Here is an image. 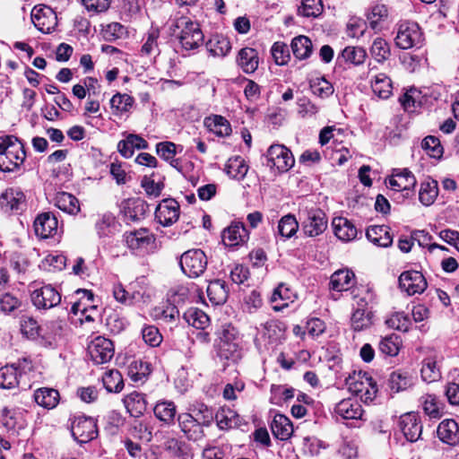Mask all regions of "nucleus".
I'll list each match as a JSON object with an SVG mask.
<instances>
[{
	"instance_id": "obj_1",
	"label": "nucleus",
	"mask_w": 459,
	"mask_h": 459,
	"mask_svg": "<svg viewBox=\"0 0 459 459\" xmlns=\"http://www.w3.org/2000/svg\"><path fill=\"white\" fill-rule=\"evenodd\" d=\"M215 348L218 358L226 366L238 363L243 356L242 338L230 324L221 325L217 333Z\"/></svg>"
},
{
	"instance_id": "obj_2",
	"label": "nucleus",
	"mask_w": 459,
	"mask_h": 459,
	"mask_svg": "<svg viewBox=\"0 0 459 459\" xmlns=\"http://www.w3.org/2000/svg\"><path fill=\"white\" fill-rule=\"evenodd\" d=\"M169 31L186 50L195 49L204 41V34L199 24L186 16L173 19L169 24Z\"/></svg>"
},
{
	"instance_id": "obj_3",
	"label": "nucleus",
	"mask_w": 459,
	"mask_h": 459,
	"mask_svg": "<svg viewBox=\"0 0 459 459\" xmlns=\"http://www.w3.org/2000/svg\"><path fill=\"white\" fill-rule=\"evenodd\" d=\"M26 158L24 145L14 135L0 137V170L13 172L23 164Z\"/></svg>"
},
{
	"instance_id": "obj_4",
	"label": "nucleus",
	"mask_w": 459,
	"mask_h": 459,
	"mask_svg": "<svg viewBox=\"0 0 459 459\" xmlns=\"http://www.w3.org/2000/svg\"><path fill=\"white\" fill-rule=\"evenodd\" d=\"M207 263L204 252L197 248L184 252L179 258L182 272L190 278L202 275L207 267Z\"/></svg>"
},
{
	"instance_id": "obj_5",
	"label": "nucleus",
	"mask_w": 459,
	"mask_h": 459,
	"mask_svg": "<svg viewBox=\"0 0 459 459\" xmlns=\"http://www.w3.org/2000/svg\"><path fill=\"white\" fill-rule=\"evenodd\" d=\"M266 165L275 168L279 173L289 171L295 164L294 156L283 144L271 145L265 154Z\"/></svg>"
},
{
	"instance_id": "obj_6",
	"label": "nucleus",
	"mask_w": 459,
	"mask_h": 459,
	"mask_svg": "<svg viewBox=\"0 0 459 459\" xmlns=\"http://www.w3.org/2000/svg\"><path fill=\"white\" fill-rule=\"evenodd\" d=\"M423 41V34L418 23L403 22L398 25L395 44L401 49L419 48Z\"/></svg>"
},
{
	"instance_id": "obj_7",
	"label": "nucleus",
	"mask_w": 459,
	"mask_h": 459,
	"mask_svg": "<svg viewBox=\"0 0 459 459\" xmlns=\"http://www.w3.org/2000/svg\"><path fill=\"white\" fill-rule=\"evenodd\" d=\"M72 436L78 443H87L98 436L95 419L86 416H78L72 423Z\"/></svg>"
},
{
	"instance_id": "obj_8",
	"label": "nucleus",
	"mask_w": 459,
	"mask_h": 459,
	"mask_svg": "<svg viewBox=\"0 0 459 459\" xmlns=\"http://www.w3.org/2000/svg\"><path fill=\"white\" fill-rule=\"evenodd\" d=\"M30 17L34 26L42 33L52 32L57 25L56 13L47 5L34 6Z\"/></svg>"
},
{
	"instance_id": "obj_9",
	"label": "nucleus",
	"mask_w": 459,
	"mask_h": 459,
	"mask_svg": "<svg viewBox=\"0 0 459 459\" xmlns=\"http://www.w3.org/2000/svg\"><path fill=\"white\" fill-rule=\"evenodd\" d=\"M88 354L96 365L108 362L114 356V344L105 337L98 336L88 345Z\"/></svg>"
},
{
	"instance_id": "obj_10",
	"label": "nucleus",
	"mask_w": 459,
	"mask_h": 459,
	"mask_svg": "<svg viewBox=\"0 0 459 459\" xmlns=\"http://www.w3.org/2000/svg\"><path fill=\"white\" fill-rule=\"evenodd\" d=\"M26 207L25 195L17 188H8L0 195V209L4 212L20 214Z\"/></svg>"
},
{
	"instance_id": "obj_11",
	"label": "nucleus",
	"mask_w": 459,
	"mask_h": 459,
	"mask_svg": "<svg viewBox=\"0 0 459 459\" xmlns=\"http://www.w3.org/2000/svg\"><path fill=\"white\" fill-rule=\"evenodd\" d=\"M31 301L39 309H49L61 302V294L50 284L35 290L31 294Z\"/></svg>"
},
{
	"instance_id": "obj_12",
	"label": "nucleus",
	"mask_w": 459,
	"mask_h": 459,
	"mask_svg": "<svg viewBox=\"0 0 459 459\" xmlns=\"http://www.w3.org/2000/svg\"><path fill=\"white\" fill-rule=\"evenodd\" d=\"M180 206L173 198L163 199L156 207L155 219L164 227H169L179 218Z\"/></svg>"
},
{
	"instance_id": "obj_13",
	"label": "nucleus",
	"mask_w": 459,
	"mask_h": 459,
	"mask_svg": "<svg viewBox=\"0 0 459 459\" xmlns=\"http://www.w3.org/2000/svg\"><path fill=\"white\" fill-rule=\"evenodd\" d=\"M399 287L408 295L422 293L427 288V281L423 274L418 271L403 272L399 279Z\"/></svg>"
},
{
	"instance_id": "obj_14",
	"label": "nucleus",
	"mask_w": 459,
	"mask_h": 459,
	"mask_svg": "<svg viewBox=\"0 0 459 459\" xmlns=\"http://www.w3.org/2000/svg\"><path fill=\"white\" fill-rule=\"evenodd\" d=\"M327 228V219L325 212L320 209L307 212L306 220L302 222V230L307 237L321 235Z\"/></svg>"
},
{
	"instance_id": "obj_15",
	"label": "nucleus",
	"mask_w": 459,
	"mask_h": 459,
	"mask_svg": "<svg viewBox=\"0 0 459 459\" xmlns=\"http://www.w3.org/2000/svg\"><path fill=\"white\" fill-rule=\"evenodd\" d=\"M390 187L394 191L406 192V196L416 186V178L408 169H394L388 180Z\"/></svg>"
},
{
	"instance_id": "obj_16",
	"label": "nucleus",
	"mask_w": 459,
	"mask_h": 459,
	"mask_svg": "<svg viewBox=\"0 0 459 459\" xmlns=\"http://www.w3.org/2000/svg\"><path fill=\"white\" fill-rule=\"evenodd\" d=\"M34 230L41 238L54 237L58 230L57 218L51 212H42L34 221Z\"/></svg>"
},
{
	"instance_id": "obj_17",
	"label": "nucleus",
	"mask_w": 459,
	"mask_h": 459,
	"mask_svg": "<svg viewBox=\"0 0 459 459\" xmlns=\"http://www.w3.org/2000/svg\"><path fill=\"white\" fill-rule=\"evenodd\" d=\"M399 426L405 438L410 442L417 441L422 433V424L416 413L409 412L400 417Z\"/></svg>"
},
{
	"instance_id": "obj_18",
	"label": "nucleus",
	"mask_w": 459,
	"mask_h": 459,
	"mask_svg": "<svg viewBox=\"0 0 459 459\" xmlns=\"http://www.w3.org/2000/svg\"><path fill=\"white\" fill-rule=\"evenodd\" d=\"M178 426L188 440L199 441L204 437V428L190 413H180L178 416Z\"/></svg>"
},
{
	"instance_id": "obj_19",
	"label": "nucleus",
	"mask_w": 459,
	"mask_h": 459,
	"mask_svg": "<svg viewBox=\"0 0 459 459\" xmlns=\"http://www.w3.org/2000/svg\"><path fill=\"white\" fill-rule=\"evenodd\" d=\"M249 238V233L242 222H232L222 232V241L226 246L237 247Z\"/></svg>"
},
{
	"instance_id": "obj_20",
	"label": "nucleus",
	"mask_w": 459,
	"mask_h": 459,
	"mask_svg": "<svg viewBox=\"0 0 459 459\" xmlns=\"http://www.w3.org/2000/svg\"><path fill=\"white\" fill-rule=\"evenodd\" d=\"M149 147L148 142L141 135L127 134L126 138L117 143V152L126 159L133 157L134 150H146Z\"/></svg>"
},
{
	"instance_id": "obj_21",
	"label": "nucleus",
	"mask_w": 459,
	"mask_h": 459,
	"mask_svg": "<svg viewBox=\"0 0 459 459\" xmlns=\"http://www.w3.org/2000/svg\"><path fill=\"white\" fill-rule=\"evenodd\" d=\"M359 307L354 310L351 318V327L354 331H362L372 325L373 314L367 308L365 298L358 301Z\"/></svg>"
},
{
	"instance_id": "obj_22",
	"label": "nucleus",
	"mask_w": 459,
	"mask_h": 459,
	"mask_svg": "<svg viewBox=\"0 0 459 459\" xmlns=\"http://www.w3.org/2000/svg\"><path fill=\"white\" fill-rule=\"evenodd\" d=\"M296 299L297 294L293 290L285 283H280L272 294L271 302L275 304L273 307L275 311H281L287 307L290 303H293Z\"/></svg>"
},
{
	"instance_id": "obj_23",
	"label": "nucleus",
	"mask_w": 459,
	"mask_h": 459,
	"mask_svg": "<svg viewBox=\"0 0 459 459\" xmlns=\"http://www.w3.org/2000/svg\"><path fill=\"white\" fill-rule=\"evenodd\" d=\"M236 62L245 74H253L258 68V52L253 48H243L238 51Z\"/></svg>"
},
{
	"instance_id": "obj_24",
	"label": "nucleus",
	"mask_w": 459,
	"mask_h": 459,
	"mask_svg": "<svg viewBox=\"0 0 459 459\" xmlns=\"http://www.w3.org/2000/svg\"><path fill=\"white\" fill-rule=\"evenodd\" d=\"M334 235L344 242H349L357 237L358 230L355 225L344 217H335L332 221Z\"/></svg>"
},
{
	"instance_id": "obj_25",
	"label": "nucleus",
	"mask_w": 459,
	"mask_h": 459,
	"mask_svg": "<svg viewBox=\"0 0 459 459\" xmlns=\"http://www.w3.org/2000/svg\"><path fill=\"white\" fill-rule=\"evenodd\" d=\"M334 412L344 420H358L361 418L363 410L357 400L348 398L336 403Z\"/></svg>"
},
{
	"instance_id": "obj_26",
	"label": "nucleus",
	"mask_w": 459,
	"mask_h": 459,
	"mask_svg": "<svg viewBox=\"0 0 459 459\" xmlns=\"http://www.w3.org/2000/svg\"><path fill=\"white\" fill-rule=\"evenodd\" d=\"M437 433L443 443L455 446L459 442V426L453 419L442 420L438 424Z\"/></svg>"
},
{
	"instance_id": "obj_27",
	"label": "nucleus",
	"mask_w": 459,
	"mask_h": 459,
	"mask_svg": "<svg viewBox=\"0 0 459 459\" xmlns=\"http://www.w3.org/2000/svg\"><path fill=\"white\" fill-rule=\"evenodd\" d=\"M367 238L374 245L387 247L393 243L390 229L385 225H372L366 230Z\"/></svg>"
},
{
	"instance_id": "obj_28",
	"label": "nucleus",
	"mask_w": 459,
	"mask_h": 459,
	"mask_svg": "<svg viewBox=\"0 0 459 459\" xmlns=\"http://www.w3.org/2000/svg\"><path fill=\"white\" fill-rule=\"evenodd\" d=\"M22 377V370L19 367L14 364L5 365L0 368V388H16L19 386Z\"/></svg>"
},
{
	"instance_id": "obj_29",
	"label": "nucleus",
	"mask_w": 459,
	"mask_h": 459,
	"mask_svg": "<svg viewBox=\"0 0 459 459\" xmlns=\"http://www.w3.org/2000/svg\"><path fill=\"white\" fill-rule=\"evenodd\" d=\"M125 240L132 250H137L148 247L153 241V235L147 229L126 232Z\"/></svg>"
},
{
	"instance_id": "obj_30",
	"label": "nucleus",
	"mask_w": 459,
	"mask_h": 459,
	"mask_svg": "<svg viewBox=\"0 0 459 459\" xmlns=\"http://www.w3.org/2000/svg\"><path fill=\"white\" fill-rule=\"evenodd\" d=\"M123 403L132 417L138 418L146 411L147 402L142 393L132 392L125 396Z\"/></svg>"
},
{
	"instance_id": "obj_31",
	"label": "nucleus",
	"mask_w": 459,
	"mask_h": 459,
	"mask_svg": "<svg viewBox=\"0 0 459 459\" xmlns=\"http://www.w3.org/2000/svg\"><path fill=\"white\" fill-rule=\"evenodd\" d=\"M217 426L221 429H230L241 425V417L229 407L221 408L215 414Z\"/></svg>"
},
{
	"instance_id": "obj_32",
	"label": "nucleus",
	"mask_w": 459,
	"mask_h": 459,
	"mask_svg": "<svg viewBox=\"0 0 459 459\" xmlns=\"http://www.w3.org/2000/svg\"><path fill=\"white\" fill-rule=\"evenodd\" d=\"M273 436L281 440H287L293 433V426L289 418L283 414H276L271 423Z\"/></svg>"
},
{
	"instance_id": "obj_33",
	"label": "nucleus",
	"mask_w": 459,
	"mask_h": 459,
	"mask_svg": "<svg viewBox=\"0 0 459 459\" xmlns=\"http://www.w3.org/2000/svg\"><path fill=\"white\" fill-rule=\"evenodd\" d=\"M355 279V274L348 269H342L334 272L330 279V289L336 291L349 290Z\"/></svg>"
},
{
	"instance_id": "obj_34",
	"label": "nucleus",
	"mask_w": 459,
	"mask_h": 459,
	"mask_svg": "<svg viewBox=\"0 0 459 459\" xmlns=\"http://www.w3.org/2000/svg\"><path fill=\"white\" fill-rule=\"evenodd\" d=\"M370 82L372 91L378 98L386 100L392 95L393 82L385 74L372 75Z\"/></svg>"
},
{
	"instance_id": "obj_35",
	"label": "nucleus",
	"mask_w": 459,
	"mask_h": 459,
	"mask_svg": "<svg viewBox=\"0 0 459 459\" xmlns=\"http://www.w3.org/2000/svg\"><path fill=\"white\" fill-rule=\"evenodd\" d=\"M206 49L212 56L223 57L231 49V45L228 38L215 34L206 42Z\"/></svg>"
},
{
	"instance_id": "obj_36",
	"label": "nucleus",
	"mask_w": 459,
	"mask_h": 459,
	"mask_svg": "<svg viewBox=\"0 0 459 459\" xmlns=\"http://www.w3.org/2000/svg\"><path fill=\"white\" fill-rule=\"evenodd\" d=\"M224 171L230 178L239 181L247 176L248 165L241 156H234L227 160Z\"/></svg>"
},
{
	"instance_id": "obj_37",
	"label": "nucleus",
	"mask_w": 459,
	"mask_h": 459,
	"mask_svg": "<svg viewBox=\"0 0 459 459\" xmlns=\"http://www.w3.org/2000/svg\"><path fill=\"white\" fill-rule=\"evenodd\" d=\"M438 195V183L437 180L428 178L420 184L419 191L420 202L425 205H431Z\"/></svg>"
},
{
	"instance_id": "obj_38",
	"label": "nucleus",
	"mask_w": 459,
	"mask_h": 459,
	"mask_svg": "<svg viewBox=\"0 0 459 459\" xmlns=\"http://www.w3.org/2000/svg\"><path fill=\"white\" fill-rule=\"evenodd\" d=\"M33 398L39 406L53 409L59 402V393L53 388L41 387L35 391Z\"/></svg>"
},
{
	"instance_id": "obj_39",
	"label": "nucleus",
	"mask_w": 459,
	"mask_h": 459,
	"mask_svg": "<svg viewBox=\"0 0 459 459\" xmlns=\"http://www.w3.org/2000/svg\"><path fill=\"white\" fill-rule=\"evenodd\" d=\"M55 204L61 211L72 215L77 214L81 210L79 200L74 195L66 192L56 194Z\"/></svg>"
},
{
	"instance_id": "obj_40",
	"label": "nucleus",
	"mask_w": 459,
	"mask_h": 459,
	"mask_svg": "<svg viewBox=\"0 0 459 459\" xmlns=\"http://www.w3.org/2000/svg\"><path fill=\"white\" fill-rule=\"evenodd\" d=\"M207 295L212 304H223L226 302L229 295V289L226 282L222 280L211 281L207 287Z\"/></svg>"
},
{
	"instance_id": "obj_41",
	"label": "nucleus",
	"mask_w": 459,
	"mask_h": 459,
	"mask_svg": "<svg viewBox=\"0 0 459 459\" xmlns=\"http://www.w3.org/2000/svg\"><path fill=\"white\" fill-rule=\"evenodd\" d=\"M290 48L294 56L299 60L308 58L313 52L312 41L304 35L295 37L291 40Z\"/></svg>"
},
{
	"instance_id": "obj_42",
	"label": "nucleus",
	"mask_w": 459,
	"mask_h": 459,
	"mask_svg": "<svg viewBox=\"0 0 459 459\" xmlns=\"http://www.w3.org/2000/svg\"><path fill=\"white\" fill-rule=\"evenodd\" d=\"M153 412L159 420L169 425L174 422L177 407L171 401H160L155 404Z\"/></svg>"
},
{
	"instance_id": "obj_43",
	"label": "nucleus",
	"mask_w": 459,
	"mask_h": 459,
	"mask_svg": "<svg viewBox=\"0 0 459 459\" xmlns=\"http://www.w3.org/2000/svg\"><path fill=\"white\" fill-rule=\"evenodd\" d=\"M204 125L209 131L221 137L229 136L232 132L230 122L219 115L206 118Z\"/></svg>"
},
{
	"instance_id": "obj_44",
	"label": "nucleus",
	"mask_w": 459,
	"mask_h": 459,
	"mask_svg": "<svg viewBox=\"0 0 459 459\" xmlns=\"http://www.w3.org/2000/svg\"><path fill=\"white\" fill-rule=\"evenodd\" d=\"M183 319L193 327L204 330L210 324L209 316L200 308L190 307L183 314Z\"/></svg>"
},
{
	"instance_id": "obj_45",
	"label": "nucleus",
	"mask_w": 459,
	"mask_h": 459,
	"mask_svg": "<svg viewBox=\"0 0 459 459\" xmlns=\"http://www.w3.org/2000/svg\"><path fill=\"white\" fill-rule=\"evenodd\" d=\"M413 385L411 377L402 371H394L388 378V386L394 393L404 391Z\"/></svg>"
},
{
	"instance_id": "obj_46",
	"label": "nucleus",
	"mask_w": 459,
	"mask_h": 459,
	"mask_svg": "<svg viewBox=\"0 0 459 459\" xmlns=\"http://www.w3.org/2000/svg\"><path fill=\"white\" fill-rule=\"evenodd\" d=\"M143 212L144 204L143 201L127 200L122 204V213L127 222L139 221Z\"/></svg>"
},
{
	"instance_id": "obj_47",
	"label": "nucleus",
	"mask_w": 459,
	"mask_h": 459,
	"mask_svg": "<svg viewBox=\"0 0 459 459\" xmlns=\"http://www.w3.org/2000/svg\"><path fill=\"white\" fill-rule=\"evenodd\" d=\"M421 378L424 382L433 383L441 378V371L433 358L423 359L420 368Z\"/></svg>"
},
{
	"instance_id": "obj_48",
	"label": "nucleus",
	"mask_w": 459,
	"mask_h": 459,
	"mask_svg": "<svg viewBox=\"0 0 459 459\" xmlns=\"http://www.w3.org/2000/svg\"><path fill=\"white\" fill-rule=\"evenodd\" d=\"M402 346V339L399 335L392 333L383 337L379 342V351L390 357H394L399 353Z\"/></svg>"
},
{
	"instance_id": "obj_49",
	"label": "nucleus",
	"mask_w": 459,
	"mask_h": 459,
	"mask_svg": "<svg viewBox=\"0 0 459 459\" xmlns=\"http://www.w3.org/2000/svg\"><path fill=\"white\" fill-rule=\"evenodd\" d=\"M103 385L109 393H119L124 388L121 373L117 369L108 370L102 377Z\"/></svg>"
},
{
	"instance_id": "obj_50",
	"label": "nucleus",
	"mask_w": 459,
	"mask_h": 459,
	"mask_svg": "<svg viewBox=\"0 0 459 459\" xmlns=\"http://www.w3.org/2000/svg\"><path fill=\"white\" fill-rule=\"evenodd\" d=\"M309 86L312 93L321 99L329 98L334 91L333 86L324 77L310 80Z\"/></svg>"
},
{
	"instance_id": "obj_51",
	"label": "nucleus",
	"mask_w": 459,
	"mask_h": 459,
	"mask_svg": "<svg viewBox=\"0 0 459 459\" xmlns=\"http://www.w3.org/2000/svg\"><path fill=\"white\" fill-rule=\"evenodd\" d=\"M278 234L284 238H290L299 230V223L292 214L284 215L278 222Z\"/></svg>"
},
{
	"instance_id": "obj_52",
	"label": "nucleus",
	"mask_w": 459,
	"mask_h": 459,
	"mask_svg": "<svg viewBox=\"0 0 459 459\" xmlns=\"http://www.w3.org/2000/svg\"><path fill=\"white\" fill-rule=\"evenodd\" d=\"M388 17V10L385 4H375L370 12L367 14L369 26L373 30L379 29L381 23L385 21Z\"/></svg>"
},
{
	"instance_id": "obj_53",
	"label": "nucleus",
	"mask_w": 459,
	"mask_h": 459,
	"mask_svg": "<svg viewBox=\"0 0 459 459\" xmlns=\"http://www.w3.org/2000/svg\"><path fill=\"white\" fill-rule=\"evenodd\" d=\"M367 56L364 48L359 47H346L338 56V59L342 58L345 62H349L355 65H361Z\"/></svg>"
},
{
	"instance_id": "obj_54",
	"label": "nucleus",
	"mask_w": 459,
	"mask_h": 459,
	"mask_svg": "<svg viewBox=\"0 0 459 459\" xmlns=\"http://www.w3.org/2000/svg\"><path fill=\"white\" fill-rule=\"evenodd\" d=\"M323 12L322 0H302L298 13L307 18H316Z\"/></svg>"
},
{
	"instance_id": "obj_55",
	"label": "nucleus",
	"mask_w": 459,
	"mask_h": 459,
	"mask_svg": "<svg viewBox=\"0 0 459 459\" xmlns=\"http://www.w3.org/2000/svg\"><path fill=\"white\" fill-rule=\"evenodd\" d=\"M370 53L378 63H383L391 56L389 44L384 39L377 38L373 41Z\"/></svg>"
},
{
	"instance_id": "obj_56",
	"label": "nucleus",
	"mask_w": 459,
	"mask_h": 459,
	"mask_svg": "<svg viewBox=\"0 0 459 459\" xmlns=\"http://www.w3.org/2000/svg\"><path fill=\"white\" fill-rule=\"evenodd\" d=\"M134 102V100L132 96L126 93H117L111 98L110 106L116 113H123L128 111Z\"/></svg>"
},
{
	"instance_id": "obj_57",
	"label": "nucleus",
	"mask_w": 459,
	"mask_h": 459,
	"mask_svg": "<svg viewBox=\"0 0 459 459\" xmlns=\"http://www.w3.org/2000/svg\"><path fill=\"white\" fill-rule=\"evenodd\" d=\"M116 227V218L111 213L103 214L96 223V230L100 237H106L112 234Z\"/></svg>"
},
{
	"instance_id": "obj_58",
	"label": "nucleus",
	"mask_w": 459,
	"mask_h": 459,
	"mask_svg": "<svg viewBox=\"0 0 459 459\" xmlns=\"http://www.w3.org/2000/svg\"><path fill=\"white\" fill-rule=\"evenodd\" d=\"M272 56L276 65H287L290 59L289 46L283 42H275L271 48Z\"/></svg>"
},
{
	"instance_id": "obj_59",
	"label": "nucleus",
	"mask_w": 459,
	"mask_h": 459,
	"mask_svg": "<svg viewBox=\"0 0 459 459\" xmlns=\"http://www.w3.org/2000/svg\"><path fill=\"white\" fill-rule=\"evenodd\" d=\"M421 147L432 158H440L443 155V147L436 136H426L421 142Z\"/></svg>"
},
{
	"instance_id": "obj_60",
	"label": "nucleus",
	"mask_w": 459,
	"mask_h": 459,
	"mask_svg": "<svg viewBox=\"0 0 459 459\" xmlns=\"http://www.w3.org/2000/svg\"><path fill=\"white\" fill-rule=\"evenodd\" d=\"M160 37V31L158 29H152L148 34L145 42L142 46V55L151 56L152 54H159L158 39Z\"/></svg>"
},
{
	"instance_id": "obj_61",
	"label": "nucleus",
	"mask_w": 459,
	"mask_h": 459,
	"mask_svg": "<svg viewBox=\"0 0 459 459\" xmlns=\"http://www.w3.org/2000/svg\"><path fill=\"white\" fill-rule=\"evenodd\" d=\"M420 402L424 412L430 418L438 419L441 417L440 408L435 395L427 394L421 396Z\"/></svg>"
},
{
	"instance_id": "obj_62",
	"label": "nucleus",
	"mask_w": 459,
	"mask_h": 459,
	"mask_svg": "<svg viewBox=\"0 0 459 459\" xmlns=\"http://www.w3.org/2000/svg\"><path fill=\"white\" fill-rule=\"evenodd\" d=\"M126 34V29L119 22H111L102 30L103 39L106 41H115Z\"/></svg>"
},
{
	"instance_id": "obj_63",
	"label": "nucleus",
	"mask_w": 459,
	"mask_h": 459,
	"mask_svg": "<svg viewBox=\"0 0 459 459\" xmlns=\"http://www.w3.org/2000/svg\"><path fill=\"white\" fill-rule=\"evenodd\" d=\"M155 316L166 323H175L179 318L178 308L170 303L162 307L155 308Z\"/></svg>"
},
{
	"instance_id": "obj_64",
	"label": "nucleus",
	"mask_w": 459,
	"mask_h": 459,
	"mask_svg": "<svg viewBox=\"0 0 459 459\" xmlns=\"http://www.w3.org/2000/svg\"><path fill=\"white\" fill-rule=\"evenodd\" d=\"M142 336L144 342L151 347H158L163 340L159 329L154 325H145L142 329Z\"/></svg>"
}]
</instances>
